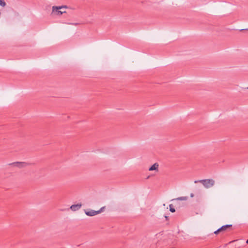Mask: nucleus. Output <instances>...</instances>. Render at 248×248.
<instances>
[{
    "instance_id": "obj_1",
    "label": "nucleus",
    "mask_w": 248,
    "mask_h": 248,
    "mask_svg": "<svg viewBox=\"0 0 248 248\" xmlns=\"http://www.w3.org/2000/svg\"><path fill=\"white\" fill-rule=\"evenodd\" d=\"M201 183L206 188H209L212 187L215 183V181L212 179H202L200 180H195V183Z\"/></svg>"
},
{
    "instance_id": "obj_2",
    "label": "nucleus",
    "mask_w": 248,
    "mask_h": 248,
    "mask_svg": "<svg viewBox=\"0 0 248 248\" xmlns=\"http://www.w3.org/2000/svg\"><path fill=\"white\" fill-rule=\"evenodd\" d=\"M31 164V163L25 162H15L8 164V165L16 167L19 168H22L26 167Z\"/></svg>"
},
{
    "instance_id": "obj_3",
    "label": "nucleus",
    "mask_w": 248,
    "mask_h": 248,
    "mask_svg": "<svg viewBox=\"0 0 248 248\" xmlns=\"http://www.w3.org/2000/svg\"><path fill=\"white\" fill-rule=\"evenodd\" d=\"M67 7L66 6H53L52 7V12L56 14L57 15H61L63 13H65V11H61L60 10L62 8H66Z\"/></svg>"
},
{
    "instance_id": "obj_4",
    "label": "nucleus",
    "mask_w": 248,
    "mask_h": 248,
    "mask_svg": "<svg viewBox=\"0 0 248 248\" xmlns=\"http://www.w3.org/2000/svg\"><path fill=\"white\" fill-rule=\"evenodd\" d=\"M101 210H102V208L98 211H95L93 210H85V213L88 216L93 217V216H94L95 215H96L100 213L101 212Z\"/></svg>"
},
{
    "instance_id": "obj_5",
    "label": "nucleus",
    "mask_w": 248,
    "mask_h": 248,
    "mask_svg": "<svg viewBox=\"0 0 248 248\" xmlns=\"http://www.w3.org/2000/svg\"><path fill=\"white\" fill-rule=\"evenodd\" d=\"M232 226V225H225L221 227H220L219 229H218L217 230L214 232V233L215 234H217L219 232H224L227 230V229L229 228H231Z\"/></svg>"
},
{
    "instance_id": "obj_6",
    "label": "nucleus",
    "mask_w": 248,
    "mask_h": 248,
    "mask_svg": "<svg viewBox=\"0 0 248 248\" xmlns=\"http://www.w3.org/2000/svg\"><path fill=\"white\" fill-rule=\"evenodd\" d=\"M82 206L81 203H78L77 204H73L70 207V209L73 211H76L78 210Z\"/></svg>"
},
{
    "instance_id": "obj_7",
    "label": "nucleus",
    "mask_w": 248,
    "mask_h": 248,
    "mask_svg": "<svg viewBox=\"0 0 248 248\" xmlns=\"http://www.w3.org/2000/svg\"><path fill=\"white\" fill-rule=\"evenodd\" d=\"M158 164L157 163H155L151 167L149 168V170L153 171V170H158Z\"/></svg>"
},
{
    "instance_id": "obj_8",
    "label": "nucleus",
    "mask_w": 248,
    "mask_h": 248,
    "mask_svg": "<svg viewBox=\"0 0 248 248\" xmlns=\"http://www.w3.org/2000/svg\"><path fill=\"white\" fill-rule=\"evenodd\" d=\"M188 199L187 197H179L178 198H177V200H179V201H186Z\"/></svg>"
},
{
    "instance_id": "obj_9",
    "label": "nucleus",
    "mask_w": 248,
    "mask_h": 248,
    "mask_svg": "<svg viewBox=\"0 0 248 248\" xmlns=\"http://www.w3.org/2000/svg\"><path fill=\"white\" fill-rule=\"evenodd\" d=\"M6 3L4 0H0V6L4 7L6 6Z\"/></svg>"
},
{
    "instance_id": "obj_10",
    "label": "nucleus",
    "mask_w": 248,
    "mask_h": 248,
    "mask_svg": "<svg viewBox=\"0 0 248 248\" xmlns=\"http://www.w3.org/2000/svg\"><path fill=\"white\" fill-rule=\"evenodd\" d=\"M169 207H170V211L171 212L174 213L175 212V210L174 208L173 207L172 204H170Z\"/></svg>"
},
{
    "instance_id": "obj_11",
    "label": "nucleus",
    "mask_w": 248,
    "mask_h": 248,
    "mask_svg": "<svg viewBox=\"0 0 248 248\" xmlns=\"http://www.w3.org/2000/svg\"><path fill=\"white\" fill-rule=\"evenodd\" d=\"M190 196L191 198H193L194 196V195L193 193H191Z\"/></svg>"
},
{
    "instance_id": "obj_12",
    "label": "nucleus",
    "mask_w": 248,
    "mask_h": 248,
    "mask_svg": "<svg viewBox=\"0 0 248 248\" xmlns=\"http://www.w3.org/2000/svg\"><path fill=\"white\" fill-rule=\"evenodd\" d=\"M69 24H71V25H76L78 24V23H68Z\"/></svg>"
},
{
    "instance_id": "obj_13",
    "label": "nucleus",
    "mask_w": 248,
    "mask_h": 248,
    "mask_svg": "<svg viewBox=\"0 0 248 248\" xmlns=\"http://www.w3.org/2000/svg\"><path fill=\"white\" fill-rule=\"evenodd\" d=\"M246 243H247V244H248V239L246 241Z\"/></svg>"
},
{
    "instance_id": "obj_14",
    "label": "nucleus",
    "mask_w": 248,
    "mask_h": 248,
    "mask_svg": "<svg viewBox=\"0 0 248 248\" xmlns=\"http://www.w3.org/2000/svg\"><path fill=\"white\" fill-rule=\"evenodd\" d=\"M245 29H241V31L245 30Z\"/></svg>"
},
{
    "instance_id": "obj_15",
    "label": "nucleus",
    "mask_w": 248,
    "mask_h": 248,
    "mask_svg": "<svg viewBox=\"0 0 248 248\" xmlns=\"http://www.w3.org/2000/svg\"><path fill=\"white\" fill-rule=\"evenodd\" d=\"M247 89H248V87H247Z\"/></svg>"
}]
</instances>
